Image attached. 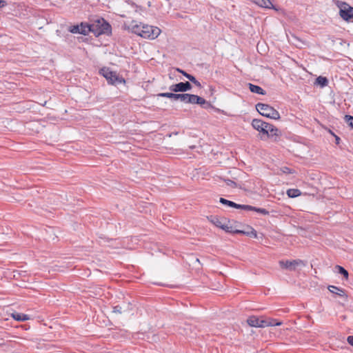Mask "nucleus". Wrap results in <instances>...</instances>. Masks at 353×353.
<instances>
[{
    "label": "nucleus",
    "instance_id": "obj_16",
    "mask_svg": "<svg viewBox=\"0 0 353 353\" xmlns=\"http://www.w3.org/2000/svg\"><path fill=\"white\" fill-rule=\"evenodd\" d=\"M328 290H330V292H332L334 294H336L339 296L347 297V295L345 294V290H343V288H339V287H336L334 285H329Z\"/></svg>",
    "mask_w": 353,
    "mask_h": 353
},
{
    "label": "nucleus",
    "instance_id": "obj_20",
    "mask_svg": "<svg viewBox=\"0 0 353 353\" xmlns=\"http://www.w3.org/2000/svg\"><path fill=\"white\" fill-rule=\"evenodd\" d=\"M79 28L81 31V34L88 35L90 32H91L90 24L81 23V24H79Z\"/></svg>",
    "mask_w": 353,
    "mask_h": 353
},
{
    "label": "nucleus",
    "instance_id": "obj_4",
    "mask_svg": "<svg viewBox=\"0 0 353 353\" xmlns=\"http://www.w3.org/2000/svg\"><path fill=\"white\" fill-rule=\"evenodd\" d=\"M335 5L339 8V14L341 18L346 22L352 21V6H351L349 3L345 1H342L339 0L335 1Z\"/></svg>",
    "mask_w": 353,
    "mask_h": 353
},
{
    "label": "nucleus",
    "instance_id": "obj_6",
    "mask_svg": "<svg viewBox=\"0 0 353 353\" xmlns=\"http://www.w3.org/2000/svg\"><path fill=\"white\" fill-rule=\"evenodd\" d=\"M184 97V103H185L198 104L205 109L212 107V105L209 101H207L205 99L198 95L185 93Z\"/></svg>",
    "mask_w": 353,
    "mask_h": 353
},
{
    "label": "nucleus",
    "instance_id": "obj_17",
    "mask_svg": "<svg viewBox=\"0 0 353 353\" xmlns=\"http://www.w3.org/2000/svg\"><path fill=\"white\" fill-rule=\"evenodd\" d=\"M11 316L17 321H26L30 319L29 315L17 312H12Z\"/></svg>",
    "mask_w": 353,
    "mask_h": 353
},
{
    "label": "nucleus",
    "instance_id": "obj_26",
    "mask_svg": "<svg viewBox=\"0 0 353 353\" xmlns=\"http://www.w3.org/2000/svg\"><path fill=\"white\" fill-rule=\"evenodd\" d=\"M255 3L263 8H270L272 5L270 0H255Z\"/></svg>",
    "mask_w": 353,
    "mask_h": 353
},
{
    "label": "nucleus",
    "instance_id": "obj_23",
    "mask_svg": "<svg viewBox=\"0 0 353 353\" xmlns=\"http://www.w3.org/2000/svg\"><path fill=\"white\" fill-rule=\"evenodd\" d=\"M209 220L214 224L215 225L216 227L218 228H221L222 227V224H223V221L222 220L219 218L218 216H211L210 217L208 218Z\"/></svg>",
    "mask_w": 353,
    "mask_h": 353
},
{
    "label": "nucleus",
    "instance_id": "obj_19",
    "mask_svg": "<svg viewBox=\"0 0 353 353\" xmlns=\"http://www.w3.org/2000/svg\"><path fill=\"white\" fill-rule=\"evenodd\" d=\"M245 210H247V211H254V212H256L258 213H261V214H262L263 215H268L270 214V212L267 210H265L264 208H256V207L249 205H245Z\"/></svg>",
    "mask_w": 353,
    "mask_h": 353
},
{
    "label": "nucleus",
    "instance_id": "obj_28",
    "mask_svg": "<svg viewBox=\"0 0 353 353\" xmlns=\"http://www.w3.org/2000/svg\"><path fill=\"white\" fill-rule=\"evenodd\" d=\"M68 30L73 34H80L79 25L72 26L69 28Z\"/></svg>",
    "mask_w": 353,
    "mask_h": 353
},
{
    "label": "nucleus",
    "instance_id": "obj_31",
    "mask_svg": "<svg viewBox=\"0 0 353 353\" xmlns=\"http://www.w3.org/2000/svg\"><path fill=\"white\" fill-rule=\"evenodd\" d=\"M330 132L333 136H334V137H335V143H336V145H339V143H340L341 139H340L338 136H336V134H334L331 130H330Z\"/></svg>",
    "mask_w": 353,
    "mask_h": 353
},
{
    "label": "nucleus",
    "instance_id": "obj_34",
    "mask_svg": "<svg viewBox=\"0 0 353 353\" xmlns=\"http://www.w3.org/2000/svg\"><path fill=\"white\" fill-rule=\"evenodd\" d=\"M283 171L285 173H291L290 169L287 167H284Z\"/></svg>",
    "mask_w": 353,
    "mask_h": 353
},
{
    "label": "nucleus",
    "instance_id": "obj_12",
    "mask_svg": "<svg viewBox=\"0 0 353 353\" xmlns=\"http://www.w3.org/2000/svg\"><path fill=\"white\" fill-rule=\"evenodd\" d=\"M158 97L169 98L174 100H180L184 103L185 93L179 94L177 92H161L157 94Z\"/></svg>",
    "mask_w": 353,
    "mask_h": 353
},
{
    "label": "nucleus",
    "instance_id": "obj_3",
    "mask_svg": "<svg viewBox=\"0 0 353 353\" xmlns=\"http://www.w3.org/2000/svg\"><path fill=\"white\" fill-rule=\"evenodd\" d=\"M256 109L263 117L275 120L280 119L279 112L268 104L258 103L256 105Z\"/></svg>",
    "mask_w": 353,
    "mask_h": 353
},
{
    "label": "nucleus",
    "instance_id": "obj_33",
    "mask_svg": "<svg viewBox=\"0 0 353 353\" xmlns=\"http://www.w3.org/2000/svg\"><path fill=\"white\" fill-rule=\"evenodd\" d=\"M7 5V3L6 1L0 0V8H3Z\"/></svg>",
    "mask_w": 353,
    "mask_h": 353
},
{
    "label": "nucleus",
    "instance_id": "obj_1",
    "mask_svg": "<svg viewBox=\"0 0 353 353\" xmlns=\"http://www.w3.org/2000/svg\"><path fill=\"white\" fill-rule=\"evenodd\" d=\"M91 26V32L95 37H99L101 34L110 35L112 34V27L110 23L103 18H99L94 21Z\"/></svg>",
    "mask_w": 353,
    "mask_h": 353
},
{
    "label": "nucleus",
    "instance_id": "obj_2",
    "mask_svg": "<svg viewBox=\"0 0 353 353\" xmlns=\"http://www.w3.org/2000/svg\"><path fill=\"white\" fill-rule=\"evenodd\" d=\"M247 323L250 326L256 327H265L268 326L281 325L282 322L276 321V319L268 318H259L256 316H251L247 319Z\"/></svg>",
    "mask_w": 353,
    "mask_h": 353
},
{
    "label": "nucleus",
    "instance_id": "obj_11",
    "mask_svg": "<svg viewBox=\"0 0 353 353\" xmlns=\"http://www.w3.org/2000/svg\"><path fill=\"white\" fill-rule=\"evenodd\" d=\"M251 124L254 129L256 130L263 134L267 132V130H265V128H267L268 125L267 122H265L261 119H254Z\"/></svg>",
    "mask_w": 353,
    "mask_h": 353
},
{
    "label": "nucleus",
    "instance_id": "obj_7",
    "mask_svg": "<svg viewBox=\"0 0 353 353\" xmlns=\"http://www.w3.org/2000/svg\"><path fill=\"white\" fill-rule=\"evenodd\" d=\"M142 37L149 39H156L161 33V30L156 26L142 25Z\"/></svg>",
    "mask_w": 353,
    "mask_h": 353
},
{
    "label": "nucleus",
    "instance_id": "obj_18",
    "mask_svg": "<svg viewBox=\"0 0 353 353\" xmlns=\"http://www.w3.org/2000/svg\"><path fill=\"white\" fill-rule=\"evenodd\" d=\"M248 85L249 87V89L250 92L261 95H265L266 94V92L260 86L254 85L251 83H248Z\"/></svg>",
    "mask_w": 353,
    "mask_h": 353
},
{
    "label": "nucleus",
    "instance_id": "obj_22",
    "mask_svg": "<svg viewBox=\"0 0 353 353\" xmlns=\"http://www.w3.org/2000/svg\"><path fill=\"white\" fill-rule=\"evenodd\" d=\"M131 29H132V32L140 37H142V26L141 25H138V24H134V22L132 21V24H131Z\"/></svg>",
    "mask_w": 353,
    "mask_h": 353
},
{
    "label": "nucleus",
    "instance_id": "obj_35",
    "mask_svg": "<svg viewBox=\"0 0 353 353\" xmlns=\"http://www.w3.org/2000/svg\"><path fill=\"white\" fill-rule=\"evenodd\" d=\"M352 21H353V7H352Z\"/></svg>",
    "mask_w": 353,
    "mask_h": 353
},
{
    "label": "nucleus",
    "instance_id": "obj_10",
    "mask_svg": "<svg viewBox=\"0 0 353 353\" xmlns=\"http://www.w3.org/2000/svg\"><path fill=\"white\" fill-rule=\"evenodd\" d=\"M265 130H267L266 133H264V135H266L267 137H275L274 141H277V137H279L281 135V131L274 126L273 125L268 123L267 125V128H265Z\"/></svg>",
    "mask_w": 353,
    "mask_h": 353
},
{
    "label": "nucleus",
    "instance_id": "obj_30",
    "mask_svg": "<svg viewBox=\"0 0 353 353\" xmlns=\"http://www.w3.org/2000/svg\"><path fill=\"white\" fill-rule=\"evenodd\" d=\"M225 181L228 186H230L232 188L236 187V183L234 181H233L232 180L226 179Z\"/></svg>",
    "mask_w": 353,
    "mask_h": 353
},
{
    "label": "nucleus",
    "instance_id": "obj_15",
    "mask_svg": "<svg viewBox=\"0 0 353 353\" xmlns=\"http://www.w3.org/2000/svg\"><path fill=\"white\" fill-rule=\"evenodd\" d=\"M176 71L180 72L181 74H182L184 77H185L190 81H191L192 83H193L196 86L199 87V88H201V83L197 81L196 79V78L190 74H188V72H186L185 71L181 70V69H179V68H176Z\"/></svg>",
    "mask_w": 353,
    "mask_h": 353
},
{
    "label": "nucleus",
    "instance_id": "obj_29",
    "mask_svg": "<svg viewBox=\"0 0 353 353\" xmlns=\"http://www.w3.org/2000/svg\"><path fill=\"white\" fill-rule=\"evenodd\" d=\"M112 312L114 313L121 314L122 313V307L119 305H115L112 308Z\"/></svg>",
    "mask_w": 353,
    "mask_h": 353
},
{
    "label": "nucleus",
    "instance_id": "obj_27",
    "mask_svg": "<svg viewBox=\"0 0 353 353\" xmlns=\"http://www.w3.org/2000/svg\"><path fill=\"white\" fill-rule=\"evenodd\" d=\"M345 121L347 123V125L353 129V116L351 115H345L344 117Z\"/></svg>",
    "mask_w": 353,
    "mask_h": 353
},
{
    "label": "nucleus",
    "instance_id": "obj_14",
    "mask_svg": "<svg viewBox=\"0 0 353 353\" xmlns=\"http://www.w3.org/2000/svg\"><path fill=\"white\" fill-rule=\"evenodd\" d=\"M220 203H221L223 205H226L229 207H231V208H234L236 209H241V210H245V205H246L237 204L232 201H229L224 198L220 199Z\"/></svg>",
    "mask_w": 353,
    "mask_h": 353
},
{
    "label": "nucleus",
    "instance_id": "obj_5",
    "mask_svg": "<svg viewBox=\"0 0 353 353\" xmlns=\"http://www.w3.org/2000/svg\"><path fill=\"white\" fill-rule=\"evenodd\" d=\"M100 73L106 79L110 84L117 85L125 82L122 77L119 76L116 72L110 70L109 68H102Z\"/></svg>",
    "mask_w": 353,
    "mask_h": 353
},
{
    "label": "nucleus",
    "instance_id": "obj_8",
    "mask_svg": "<svg viewBox=\"0 0 353 353\" xmlns=\"http://www.w3.org/2000/svg\"><path fill=\"white\" fill-rule=\"evenodd\" d=\"M247 228H248V230H231L232 227H230L225 223H223L222 227L221 228L227 232H230V233H233V234H244V235H246L248 236H253L254 238H256V236H257L256 231L253 228H252L250 226L248 225Z\"/></svg>",
    "mask_w": 353,
    "mask_h": 353
},
{
    "label": "nucleus",
    "instance_id": "obj_21",
    "mask_svg": "<svg viewBox=\"0 0 353 353\" xmlns=\"http://www.w3.org/2000/svg\"><path fill=\"white\" fill-rule=\"evenodd\" d=\"M315 84L320 85L321 88H324L328 84V79L325 77L319 76L316 79Z\"/></svg>",
    "mask_w": 353,
    "mask_h": 353
},
{
    "label": "nucleus",
    "instance_id": "obj_9",
    "mask_svg": "<svg viewBox=\"0 0 353 353\" xmlns=\"http://www.w3.org/2000/svg\"><path fill=\"white\" fill-rule=\"evenodd\" d=\"M192 85L189 81L180 82L171 85L169 90L173 92H185L192 89Z\"/></svg>",
    "mask_w": 353,
    "mask_h": 353
},
{
    "label": "nucleus",
    "instance_id": "obj_13",
    "mask_svg": "<svg viewBox=\"0 0 353 353\" xmlns=\"http://www.w3.org/2000/svg\"><path fill=\"white\" fill-rule=\"evenodd\" d=\"M301 261L300 260H293V261H280L279 264L281 268L287 269L290 271H294L296 269V265H298Z\"/></svg>",
    "mask_w": 353,
    "mask_h": 353
},
{
    "label": "nucleus",
    "instance_id": "obj_25",
    "mask_svg": "<svg viewBox=\"0 0 353 353\" xmlns=\"http://www.w3.org/2000/svg\"><path fill=\"white\" fill-rule=\"evenodd\" d=\"M334 268L337 270L338 273L343 275L346 279H348V272L342 266L336 265Z\"/></svg>",
    "mask_w": 353,
    "mask_h": 353
},
{
    "label": "nucleus",
    "instance_id": "obj_32",
    "mask_svg": "<svg viewBox=\"0 0 353 353\" xmlns=\"http://www.w3.org/2000/svg\"><path fill=\"white\" fill-rule=\"evenodd\" d=\"M347 341L350 345L353 346V336H349L347 339Z\"/></svg>",
    "mask_w": 353,
    "mask_h": 353
},
{
    "label": "nucleus",
    "instance_id": "obj_24",
    "mask_svg": "<svg viewBox=\"0 0 353 353\" xmlns=\"http://www.w3.org/2000/svg\"><path fill=\"white\" fill-rule=\"evenodd\" d=\"M301 194L299 189H289L287 191V194L290 198H296Z\"/></svg>",
    "mask_w": 353,
    "mask_h": 353
}]
</instances>
